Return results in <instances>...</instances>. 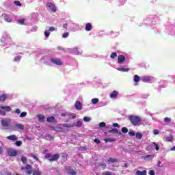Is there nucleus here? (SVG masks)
<instances>
[{"instance_id":"nucleus-1","label":"nucleus","mask_w":175,"mask_h":175,"mask_svg":"<svg viewBox=\"0 0 175 175\" xmlns=\"http://www.w3.org/2000/svg\"><path fill=\"white\" fill-rule=\"evenodd\" d=\"M129 120L130 122H131L132 125L134 126H139L142 124V118L139 116H130L129 117Z\"/></svg>"},{"instance_id":"nucleus-2","label":"nucleus","mask_w":175,"mask_h":175,"mask_svg":"<svg viewBox=\"0 0 175 175\" xmlns=\"http://www.w3.org/2000/svg\"><path fill=\"white\" fill-rule=\"evenodd\" d=\"M44 158H46V159H49V162H53V161H58V159H59V154L56 153L51 156L50 153H46Z\"/></svg>"},{"instance_id":"nucleus-3","label":"nucleus","mask_w":175,"mask_h":175,"mask_svg":"<svg viewBox=\"0 0 175 175\" xmlns=\"http://www.w3.org/2000/svg\"><path fill=\"white\" fill-rule=\"evenodd\" d=\"M1 125L3 126V129H9V126L10 125V119L1 120Z\"/></svg>"},{"instance_id":"nucleus-4","label":"nucleus","mask_w":175,"mask_h":175,"mask_svg":"<svg viewBox=\"0 0 175 175\" xmlns=\"http://www.w3.org/2000/svg\"><path fill=\"white\" fill-rule=\"evenodd\" d=\"M7 154L8 157H17L18 151L16 149L11 148L7 150Z\"/></svg>"},{"instance_id":"nucleus-5","label":"nucleus","mask_w":175,"mask_h":175,"mask_svg":"<svg viewBox=\"0 0 175 175\" xmlns=\"http://www.w3.org/2000/svg\"><path fill=\"white\" fill-rule=\"evenodd\" d=\"M46 7L49 8V9H51L53 13L57 12V8L55 7V5H54V3H48L46 4Z\"/></svg>"},{"instance_id":"nucleus-6","label":"nucleus","mask_w":175,"mask_h":175,"mask_svg":"<svg viewBox=\"0 0 175 175\" xmlns=\"http://www.w3.org/2000/svg\"><path fill=\"white\" fill-rule=\"evenodd\" d=\"M26 174L31 175L33 171L32 170V165L29 164L26 165Z\"/></svg>"},{"instance_id":"nucleus-7","label":"nucleus","mask_w":175,"mask_h":175,"mask_svg":"<svg viewBox=\"0 0 175 175\" xmlns=\"http://www.w3.org/2000/svg\"><path fill=\"white\" fill-rule=\"evenodd\" d=\"M66 170L68 174H70V175L77 174V172L75 170L72 169L70 167H67Z\"/></svg>"},{"instance_id":"nucleus-8","label":"nucleus","mask_w":175,"mask_h":175,"mask_svg":"<svg viewBox=\"0 0 175 175\" xmlns=\"http://www.w3.org/2000/svg\"><path fill=\"white\" fill-rule=\"evenodd\" d=\"M51 62L55 64V65H62V62L58 58H52L51 59Z\"/></svg>"},{"instance_id":"nucleus-9","label":"nucleus","mask_w":175,"mask_h":175,"mask_svg":"<svg viewBox=\"0 0 175 175\" xmlns=\"http://www.w3.org/2000/svg\"><path fill=\"white\" fill-rule=\"evenodd\" d=\"M6 139H8V140H11L12 142H16V141L18 140V137H17V136H16V135L8 136L6 137Z\"/></svg>"},{"instance_id":"nucleus-10","label":"nucleus","mask_w":175,"mask_h":175,"mask_svg":"<svg viewBox=\"0 0 175 175\" xmlns=\"http://www.w3.org/2000/svg\"><path fill=\"white\" fill-rule=\"evenodd\" d=\"M2 16L4 18V20L6 21V23H12V19L9 16V15L3 14Z\"/></svg>"},{"instance_id":"nucleus-11","label":"nucleus","mask_w":175,"mask_h":175,"mask_svg":"<svg viewBox=\"0 0 175 175\" xmlns=\"http://www.w3.org/2000/svg\"><path fill=\"white\" fill-rule=\"evenodd\" d=\"M14 129H19L20 131H24V125L20 123H17L14 126Z\"/></svg>"},{"instance_id":"nucleus-12","label":"nucleus","mask_w":175,"mask_h":175,"mask_svg":"<svg viewBox=\"0 0 175 175\" xmlns=\"http://www.w3.org/2000/svg\"><path fill=\"white\" fill-rule=\"evenodd\" d=\"M125 61V56L122 55H120L118 57V64H122Z\"/></svg>"},{"instance_id":"nucleus-13","label":"nucleus","mask_w":175,"mask_h":175,"mask_svg":"<svg viewBox=\"0 0 175 175\" xmlns=\"http://www.w3.org/2000/svg\"><path fill=\"white\" fill-rule=\"evenodd\" d=\"M9 95L8 94H3L0 96V102L5 103Z\"/></svg>"},{"instance_id":"nucleus-14","label":"nucleus","mask_w":175,"mask_h":175,"mask_svg":"<svg viewBox=\"0 0 175 175\" xmlns=\"http://www.w3.org/2000/svg\"><path fill=\"white\" fill-rule=\"evenodd\" d=\"M0 109H1V110H4L5 113L11 111L12 110V107H10V106H0Z\"/></svg>"},{"instance_id":"nucleus-15","label":"nucleus","mask_w":175,"mask_h":175,"mask_svg":"<svg viewBox=\"0 0 175 175\" xmlns=\"http://www.w3.org/2000/svg\"><path fill=\"white\" fill-rule=\"evenodd\" d=\"M155 157V154H148L145 157H144V161H151L153 158Z\"/></svg>"},{"instance_id":"nucleus-16","label":"nucleus","mask_w":175,"mask_h":175,"mask_svg":"<svg viewBox=\"0 0 175 175\" xmlns=\"http://www.w3.org/2000/svg\"><path fill=\"white\" fill-rule=\"evenodd\" d=\"M75 108L77 110H81L83 109V105L80 101H76L75 103Z\"/></svg>"},{"instance_id":"nucleus-17","label":"nucleus","mask_w":175,"mask_h":175,"mask_svg":"<svg viewBox=\"0 0 175 175\" xmlns=\"http://www.w3.org/2000/svg\"><path fill=\"white\" fill-rule=\"evenodd\" d=\"M46 121L48 122H53V123L57 122V120H55V118L54 116L48 117L46 118Z\"/></svg>"},{"instance_id":"nucleus-18","label":"nucleus","mask_w":175,"mask_h":175,"mask_svg":"<svg viewBox=\"0 0 175 175\" xmlns=\"http://www.w3.org/2000/svg\"><path fill=\"white\" fill-rule=\"evenodd\" d=\"M37 117L38 118V121L40 122H44V119L46 118L42 114H38L37 115Z\"/></svg>"},{"instance_id":"nucleus-19","label":"nucleus","mask_w":175,"mask_h":175,"mask_svg":"<svg viewBox=\"0 0 175 175\" xmlns=\"http://www.w3.org/2000/svg\"><path fill=\"white\" fill-rule=\"evenodd\" d=\"M85 31H90L92 30V25L91 23H87L85 27Z\"/></svg>"},{"instance_id":"nucleus-20","label":"nucleus","mask_w":175,"mask_h":175,"mask_svg":"<svg viewBox=\"0 0 175 175\" xmlns=\"http://www.w3.org/2000/svg\"><path fill=\"white\" fill-rule=\"evenodd\" d=\"M118 96V91H113L111 94L109 95L110 98H117V96Z\"/></svg>"},{"instance_id":"nucleus-21","label":"nucleus","mask_w":175,"mask_h":175,"mask_svg":"<svg viewBox=\"0 0 175 175\" xmlns=\"http://www.w3.org/2000/svg\"><path fill=\"white\" fill-rule=\"evenodd\" d=\"M134 81L135 83V85H137V83L140 81V77H139V75H135Z\"/></svg>"},{"instance_id":"nucleus-22","label":"nucleus","mask_w":175,"mask_h":175,"mask_svg":"<svg viewBox=\"0 0 175 175\" xmlns=\"http://www.w3.org/2000/svg\"><path fill=\"white\" fill-rule=\"evenodd\" d=\"M142 81L144 83H148L151 81V78L150 77H142Z\"/></svg>"},{"instance_id":"nucleus-23","label":"nucleus","mask_w":175,"mask_h":175,"mask_svg":"<svg viewBox=\"0 0 175 175\" xmlns=\"http://www.w3.org/2000/svg\"><path fill=\"white\" fill-rule=\"evenodd\" d=\"M107 162H108V163H116V162H118V160H117V159L110 157L107 160Z\"/></svg>"},{"instance_id":"nucleus-24","label":"nucleus","mask_w":175,"mask_h":175,"mask_svg":"<svg viewBox=\"0 0 175 175\" xmlns=\"http://www.w3.org/2000/svg\"><path fill=\"white\" fill-rule=\"evenodd\" d=\"M154 144H151V145H149L148 146H146V151H152V150H154Z\"/></svg>"},{"instance_id":"nucleus-25","label":"nucleus","mask_w":175,"mask_h":175,"mask_svg":"<svg viewBox=\"0 0 175 175\" xmlns=\"http://www.w3.org/2000/svg\"><path fill=\"white\" fill-rule=\"evenodd\" d=\"M104 142L105 143H111V142H116V138H105Z\"/></svg>"},{"instance_id":"nucleus-26","label":"nucleus","mask_w":175,"mask_h":175,"mask_svg":"<svg viewBox=\"0 0 175 175\" xmlns=\"http://www.w3.org/2000/svg\"><path fill=\"white\" fill-rule=\"evenodd\" d=\"M136 174L137 175H147V172L146 170H144V171L137 170L136 172Z\"/></svg>"},{"instance_id":"nucleus-27","label":"nucleus","mask_w":175,"mask_h":175,"mask_svg":"<svg viewBox=\"0 0 175 175\" xmlns=\"http://www.w3.org/2000/svg\"><path fill=\"white\" fill-rule=\"evenodd\" d=\"M109 133H115V134H118L120 132L118 131V129H113L111 130L108 131Z\"/></svg>"},{"instance_id":"nucleus-28","label":"nucleus","mask_w":175,"mask_h":175,"mask_svg":"<svg viewBox=\"0 0 175 175\" xmlns=\"http://www.w3.org/2000/svg\"><path fill=\"white\" fill-rule=\"evenodd\" d=\"M33 175H42V171L39 170H35L33 171Z\"/></svg>"},{"instance_id":"nucleus-29","label":"nucleus","mask_w":175,"mask_h":175,"mask_svg":"<svg viewBox=\"0 0 175 175\" xmlns=\"http://www.w3.org/2000/svg\"><path fill=\"white\" fill-rule=\"evenodd\" d=\"M57 49L59 51L62 50V51H64V53H70V51H72L71 49H68L67 51H65V49L64 48H61L60 46H58Z\"/></svg>"},{"instance_id":"nucleus-30","label":"nucleus","mask_w":175,"mask_h":175,"mask_svg":"<svg viewBox=\"0 0 175 175\" xmlns=\"http://www.w3.org/2000/svg\"><path fill=\"white\" fill-rule=\"evenodd\" d=\"M118 70H119V72H128L129 70V68H118Z\"/></svg>"},{"instance_id":"nucleus-31","label":"nucleus","mask_w":175,"mask_h":175,"mask_svg":"<svg viewBox=\"0 0 175 175\" xmlns=\"http://www.w3.org/2000/svg\"><path fill=\"white\" fill-rule=\"evenodd\" d=\"M3 152V142L0 141V154Z\"/></svg>"},{"instance_id":"nucleus-32","label":"nucleus","mask_w":175,"mask_h":175,"mask_svg":"<svg viewBox=\"0 0 175 175\" xmlns=\"http://www.w3.org/2000/svg\"><path fill=\"white\" fill-rule=\"evenodd\" d=\"M21 161L23 162V163L24 165H27V163H28V161H27V157H23L21 158Z\"/></svg>"},{"instance_id":"nucleus-33","label":"nucleus","mask_w":175,"mask_h":175,"mask_svg":"<svg viewBox=\"0 0 175 175\" xmlns=\"http://www.w3.org/2000/svg\"><path fill=\"white\" fill-rule=\"evenodd\" d=\"M135 137H136L137 139H142V137H143V134H142V133H137L135 134Z\"/></svg>"},{"instance_id":"nucleus-34","label":"nucleus","mask_w":175,"mask_h":175,"mask_svg":"<svg viewBox=\"0 0 175 175\" xmlns=\"http://www.w3.org/2000/svg\"><path fill=\"white\" fill-rule=\"evenodd\" d=\"M152 144L154 146V148H155L156 151H159V146L155 142H153Z\"/></svg>"},{"instance_id":"nucleus-35","label":"nucleus","mask_w":175,"mask_h":175,"mask_svg":"<svg viewBox=\"0 0 175 175\" xmlns=\"http://www.w3.org/2000/svg\"><path fill=\"white\" fill-rule=\"evenodd\" d=\"M98 102H99V99L98 98H93L92 99V103H93V105H96V103H98Z\"/></svg>"},{"instance_id":"nucleus-36","label":"nucleus","mask_w":175,"mask_h":175,"mask_svg":"<svg viewBox=\"0 0 175 175\" xmlns=\"http://www.w3.org/2000/svg\"><path fill=\"white\" fill-rule=\"evenodd\" d=\"M15 144L17 147H21V146L23 145V142L21 141H16L15 142Z\"/></svg>"},{"instance_id":"nucleus-37","label":"nucleus","mask_w":175,"mask_h":175,"mask_svg":"<svg viewBox=\"0 0 175 175\" xmlns=\"http://www.w3.org/2000/svg\"><path fill=\"white\" fill-rule=\"evenodd\" d=\"M172 140H173V135H170L169 137H165L166 142H172Z\"/></svg>"},{"instance_id":"nucleus-38","label":"nucleus","mask_w":175,"mask_h":175,"mask_svg":"<svg viewBox=\"0 0 175 175\" xmlns=\"http://www.w3.org/2000/svg\"><path fill=\"white\" fill-rule=\"evenodd\" d=\"M82 125H83V123L81 122V121L78 120V121L77 122V125H76V126H77V128H81Z\"/></svg>"},{"instance_id":"nucleus-39","label":"nucleus","mask_w":175,"mask_h":175,"mask_svg":"<svg viewBox=\"0 0 175 175\" xmlns=\"http://www.w3.org/2000/svg\"><path fill=\"white\" fill-rule=\"evenodd\" d=\"M14 5H16V6H23V4H21V2H20L19 1H14Z\"/></svg>"},{"instance_id":"nucleus-40","label":"nucleus","mask_w":175,"mask_h":175,"mask_svg":"<svg viewBox=\"0 0 175 175\" xmlns=\"http://www.w3.org/2000/svg\"><path fill=\"white\" fill-rule=\"evenodd\" d=\"M116 57H117V53L116 52H113L111 55H110V57L112 59H114V58H116Z\"/></svg>"},{"instance_id":"nucleus-41","label":"nucleus","mask_w":175,"mask_h":175,"mask_svg":"<svg viewBox=\"0 0 175 175\" xmlns=\"http://www.w3.org/2000/svg\"><path fill=\"white\" fill-rule=\"evenodd\" d=\"M30 157L35 159V161H39V158H38V157L33 154H30Z\"/></svg>"},{"instance_id":"nucleus-42","label":"nucleus","mask_w":175,"mask_h":175,"mask_svg":"<svg viewBox=\"0 0 175 175\" xmlns=\"http://www.w3.org/2000/svg\"><path fill=\"white\" fill-rule=\"evenodd\" d=\"M100 128H105L106 126V123L104 122H102L99 124Z\"/></svg>"},{"instance_id":"nucleus-43","label":"nucleus","mask_w":175,"mask_h":175,"mask_svg":"<svg viewBox=\"0 0 175 175\" xmlns=\"http://www.w3.org/2000/svg\"><path fill=\"white\" fill-rule=\"evenodd\" d=\"M63 126L64 128H73L74 125L73 124H64Z\"/></svg>"},{"instance_id":"nucleus-44","label":"nucleus","mask_w":175,"mask_h":175,"mask_svg":"<svg viewBox=\"0 0 175 175\" xmlns=\"http://www.w3.org/2000/svg\"><path fill=\"white\" fill-rule=\"evenodd\" d=\"M44 36L46 38H49V36H50V31H49V30H46L44 31Z\"/></svg>"},{"instance_id":"nucleus-45","label":"nucleus","mask_w":175,"mask_h":175,"mask_svg":"<svg viewBox=\"0 0 175 175\" xmlns=\"http://www.w3.org/2000/svg\"><path fill=\"white\" fill-rule=\"evenodd\" d=\"M83 121H85V122H88V121H91V118L85 116L83 118Z\"/></svg>"},{"instance_id":"nucleus-46","label":"nucleus","mask_w":175,"mask_h":175,"mask_svg":"<svg viewBox=\"0 0 175 175\" xmlns=\"http://www.w3.org/2000/svg\"><path fill=\"white\" fill-rule=\"evenodd\" d=\"M21 59V56L18 55L14 57V61L16 62L17 61H20Z\"/></svg>"},{"instance_id":"nucleus-47","label":"nucleus","mask_w":175,"mask_h":175,"mask_svg":"<svg viewBox=\"0 0 175 175\" xmlns=\"http://www.w3.org/2000/svg\"><path fill=\"white\" fill-rule=\"evenodd\" d=\"M24 19H21V20H18L17 22L18 23V24H21V25H24Z\"/></svg>"},{"instance_id":"nucleus-48","label":"nucleus","mask_w":175,"mask_h":175,"mask_svg":"<svg viewBox=\"0 0 175 175\" xmlns=\"http://www.w3.org/2000/svg\"><path fill=\"white\" fill-rule=\"evenodd\" d=\"M122 132H123V133H128V129L126 127H123L122 129Z\"/></svg>"},{"instance_id":"nucleus-49","label":"nucleus","mask_w":175,"mask_h":175,"mask_svg":"<svg viewBox=\"0 0 175 175\" xmlns=\"http://www.w3.org/2000/svg\"><path fill=\"white\" fill-rule=\"evenodd\" d=\"M20 117L21 118L27 117V112H22L20 115Z\"/></svg>"},{"instance_id":"nucleus-50","label":"nucleus","mask_w":175,"mask_h":175,"mask_svg":"<svg viewBox=\"0 0 175 175\" xmlns=\"http://www.w3.org/2000/svg\"><path fill=\"white\" fill-rule=\"evenodd\" d=\"M129 134L130 135V136H135L136 135V133H135V131H130L129 132Z\"/></svg>"},{"instance_id":"nucleus-51","label":"nucleus","mask_w":175,"mask_h":175,"mask_svg":"<svg viewBox=\"0 0 175 175\" xmlns=\"http://www.w3.org/2000/svg\"><path fill=\"white\" fill-rule=\"evenodd\" d=\"M170 121H172V120L169 118H164V122H170Z\"/></svg>"},{"instance_id":"nucleus-52","label":"nucleus","mask_w":175,"mask_h":175,"mask_svg":"<svg viewBox=\"0 0 175 175\" xmlns=\"http://www.w3.org/2000/svg\"><path fill=\"white\" fill-rule=\"evenodd\" d=\"M62 36L64 38H68V36H69V33L68 32H66V33H63Z\"/></svg>"},{"instance_id":"nucleus-53","label":"nucleus","mask_w":175,"mask_h":175,"mask_svg":"<svg viewBox=\"0 0 175 175\" xmlns=\"http://www.w3.org/2000/svg\"><path fill=\"white\" fill-rule=\"evenodd\" d=\"M112 126H113L114 128H120V124H118V123H113L112 124Z\"/></svg>"},{"instance_id":"nucleus-54","label":"nucleus","mask_w":175,"mask_h":175,"mask_svg":"<svg viewBox=\"0 0 175 175\" xmlns=\"http://www.w3.org/2000/svg\"><path fill=\"white\" fill-rule=\"evenodd\" d=\"M149 175H155V172L154 170H150L148 172Z\"/></svg>"},{"instance_id":"nucleus-55","label":"nucleus","mask_w":175,"mask_h":175,"mask_svg":"<svg viewBox=\"0 0 175 175\" xmlns=\"http://www.w3.org/2000/svg\"><path fill=\"white\" fill-rule=\"evenodd\" d=\"M0 116H6L5 111L0 110Z\"/></svg>"},{"instance_id":"nucleus-56","label":"nucleus","mask_w":175,"mask_h":175,"mask_svg":"<svg viewBox=\"0 0 175 175\" xmlns=\"http://www.w3.org/2000/svg\"><path fill=\"white\" fill-rule=\"evenodd\" d=\"M49 31L53 32V31H55V27H49Z\"/></svg>"},{"instance_id":"nucleus-57","label":"nucleus","mask_w":175,"mask_h":175,"mask_svg":"<svg viewBox=\"0 0 175 175\" xmlns=\"http://www.w3.org/2000/svg\"><path fill=\"white\" fill-rule=\"evenodd\" d=\"M94 143L99 144L100 143V140L98 139V138H96L94 139Z\"/></svg>"},{"instance_id":"nucleus-58","label":"nucleus","mask_w":175,"mask_h":175,"mask_svg":"<svg viewBox=\"0 0 175 175\" xmlns=\"http://www.w3.org/2000/svg\"><path fill=\"white\" fill-rule=\"evenodd\" d=\"M62 158H66V159H68V158H69V155L68 154H64L62 155Z\"/></svg>"},{"instance_id":"nucleus-59","label":"nucleus","mask_w":175,"mask_h":175,"mask_svg":"<svg viewBox=\"0 0 175 175\" xmlns=\"http://www.w3.org/2000/svg\"><path fill=\"white\" fill-rule=\"evenodd\" d=\"M70 116L72 117V120H75L76 118V114L75 113H71Z\"/></svg>"},{"instance_id":"nucleus-60","label":"nucleus","mask_w":175,"mask_h":175,"mask_svg":"<svg viewBox=\"0 0 175 175\" xmlns=\"http://www.w3.org/2000/svg\"><path fill=\"white\" fill-rule=\"evenodd\" d=\"M15 113H16V114H20V113H21V111H20V109H16Z\"/></svg>"},{"instance_id":"nucleus-61","label":"nucleus","mask_w":175,"mask_h":175,"mask_svg":"<svg viewBox=\"0 0 175 175\" xmlns=\"http://www.w3.org/2000/svg\"><path fill=\"white\" fill-rule=\"evenodd\" d=\"M153 132H154V135H159V131L158 130H157V129H154L153 131Z\"/></svg>"},{"instance_id":"nucleus-62","label":"nucleus","mask_w":175,"mask_h":175,"mask_svg":"<svg viewBox=\"0 0 175 175\" xmlns=\"http://www.w3.org/2000/svg\"><path fill=\"white\" fill-rule=\"evenodd\" d=\"M63 27H64V28H65V29H68V24L67 23L64 24Z\"/></svg>"},{"instance_id":"nucleus-63","label":"nucleus","mask_w":175,"mask_h":175,"mask_svg":"<svg viewBox=\"0 0 175 175\" xmlns=\"http://www.w3.org/2000/svg\"><path fill=\"white\" fill-rule=\"evenodd\" d=\"M26 170V165L24 167V166H22L21 167V170Z\"/></svg>"},{"instance_id":"nucleus-64","label":"nucleus","mask_w":175,"mask_h":175,"mask_svg":"<svg viewBox=\"0 0 175 175\" xmlns=\"http://www.w3.org/2000/svg\"><path fill=\"white\" fill-rule=\"evenodd\" d=\"M5 174L6 175H12V172H5Z\"/></svg>"}]
</instances>
